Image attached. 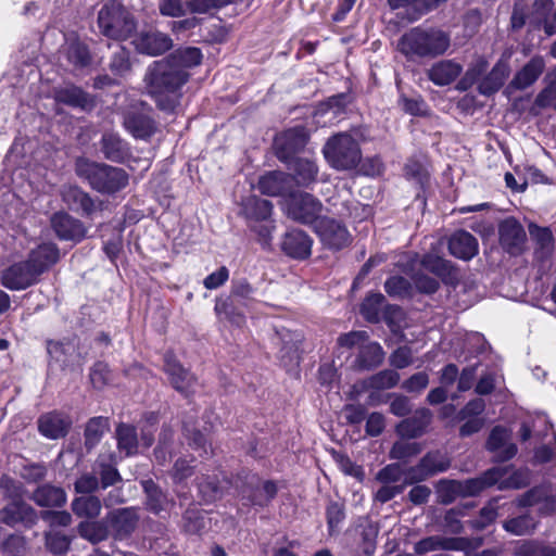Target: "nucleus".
I'll return each instance as SVG.
<instances>
[{
    "label": "nucleus",
    "mask_w": 556,
    "mask_h": 556,
    "mask_svg": "<svg viewBox=\"0 0 556 556\" xmlns=\"http://www.w3.org/2000/svg\"><path fill=\"white\" fill-rule=\"evenodd\" d=\"M90 380L96 389L104 388L111 380L109 366L104 363H97L91 369Z\"/></svg>",
    "instance_id": "680f3d73"
},
{
    "label": "nucleus",
    "mask_w": 556,
    "mask_h": 556,
    "mask_svg": "<svg viewBox=\"0 0 556 556\" xmlns=\"http://www.w3.org/2000/svg\"><path fill=\"white\" fill-rule=\"evenodd\" d=\"M42 268V265H33L29 260L15 263L2 271L1 283L10 290L26 289L37 281Z\"/></svg>",
    "instance_id": "423d86ee"
},
{
    "label": "nucleus",
    "mask_w": 556,
    "mask_h": 556,
    "mask_svg": "<svg viewBox=\"0 0 556 556\" xmlns=\"http://www.w3.org/2000/svg\"><path fill=\"white\" fill-rule=\"evenodd\" d=\"M116 440L119 452L130 456L138 451V438L134 427L125 424L118 425L116 428Z\"/></svg>",
    "instance_id": "4c0bfd02"
},
{
    "label": "nucleus",
    "mask_w": 556,
    "mask_h": 556,
    "mask_svg": "<svg viewBox=\"0 0 556 556\" xmlns=\"http://www.w3.org/2000/svg\"><path fill=\"white\" fill-rule=\"evenodd\" d=\"M273 211V205L268 200L260 199L255 195L249 197L242 202V213L249 219H267Z\"/></svg>",
    "instance_id": "f704fd0d"
},
{
    "label": "nucleus",
    "mask_w": 556,
    "mask_h": 556,
    "mask_svg": "<svg viewBox=\"0 0 556 556\" xmlns=\"http://www.w3.org/2000/svg\"><path fill=\"white\" fill-rule=\"evenodd\" d=\"M101 502L97 496L87 495L75 498L72 509L78 517L96 518L101 513Z\"/></svg>",
    "instance_id": "ea45409f"
},
{
    "label": "nucleus",
    "mask_w": 556,
    "mask_h": 556,
    "mask_svg": "<svg viewBox=\"0 0 556 556\" xmlns=\"http://www.w3.org/2000/svg\"><path fill=\"white\" fill-rule=\"evenodd\" d=\"M206 527V517L204 513L197 508L186 510L184 516V529L188 533L197 534Z\"/></svg>",
    "instance_id": "864d4df0"
},
{
    "label": "nucleus",
    "mask_w": 556,
    "mask_h": 556,
    "mask_svg": "<svg viewBox=\"0 0 556 556\" xmlns=\"http://www.w3.org/2000/svg\"><path fill=\"white\" fill-rule=\"evenodd\" d=\"M510 72L506 61L501 60L492 68L490 74L482 79L479 90L482 94H491L497 91L505 83Z\"/></svg>",
    "instance_id": "2f4dec72"
},
{
    "label": "nucleus",
    "mask_w": 556,
    "mask_h": 556,
    "mask_svg": "<svg viewBox=\"0 0 556 556\" xmlns=\"http://www.w3.org/2000/svg\"><path fill=\"white\" fill-rule=\"evenodd\" d=\"M386 427L384 416L380 413H371L366 420V433L370 437H377L382 433Z\"/></svg>",
    "instance_id": "338daca9"
},
{
    "label": "nucleus",
    "mask_w": 556,
    "mask_h": 556,
    "mask_svg": "<svg viewBox=\"0 0 556 556\" xmlns=\"http://www.w3.org/2000/svg\"><path fill=\"white\" fill-rule=\"evenodd\" d=\"M510 433L503 427H495L488 439L486 448L494 453L498 462H506L517 453V447L509 442Z\"/></svg>",
    "instance_id": "dca6fc26"
},
{
    "label": "nucleus",
    "mask_w": 556,
    "mask_h": 556,
    "mask_svg": "<svg viewBox=\"0 0 556 556\" xmlns=\"http://www.w3.org/2000/svg\"><path fill=\"white\" fill-rule=\"evenodd\" d=\"M75 170L79 177L86 179L99 192L114 193L128 184V175L124 169L106 164H98L85 157L76 160Z\"/></svg>",
    "instance_id": "7ed1b4c3"
},
{
    "label": "nucleus",
    "mask_w": 556,
    "mask_h": 556,
    "mask_svg": "<svg viewBox=\"0 0 556 556\" xmlns=\"http://www.w3.org/2000/svg\"><path fill=\"white\" fill-rule=\"evenodd\" d=\"M430 421V410L421 408L415 413L414 417L402 420L396 426V432L402 438H417L425 432Z\"/></svg>",
    "instance_id": "393cba45"
},
{
    "label": "nucleus",
    "mask_w": 556,
    "mask_h": 556,
    "mask_svg": "<svg viewBox=\"0 0 556 556\" xmlns=\"http://www.w3.org/2000/svg\"><path fill=\"white\" fill-rule=\"evenodd\" d=\"M101 151L104 156L113 162H123L128 155V148L116 134H104L101 140Z\"/></svg>",
    "instance_id": "473e14b6"
},
{
    "label": "nucleus",
    "mask_w": 556,
    "mask_h": 556,
    "mask_svg": "<svg viewBox=\"0 0 556 556\" xmlns=\"http://www.w3.org/2000/svg\"><path fill=\"white\" fill-rule=\"evenodd\" d=\"M421 265L439 277L445 278L452 275L453 265L450 261L435 254L429 253L424 256Z\"/></svg>",
    "instance_id": "a18cd8bd"
},
{
    "label": "nucleus",
    "mask_w": 556,
    "mask_h": 556,
    "mask_svg": "<svg viewBox=\"0 0 556 556\" xmlns=\"http://www.w3.org/2000/svg\"><path fill=\"white\" fill-rule=\"evenodd\" d=\"M500 242L510 254H519L526 242V231L514 218H507L500 224Z\"/></svg>",
    "instance_id": "f8f14e48"
},
{
    "label": "nucleus",
    "mask_w": 556,
    "mask_h": 556,
    "mask_svg": "<svg viewBox=\"0 0 556 556\" xmlns=\"http://www.w3.org/2000/svg\"><path fill=\"white\" fill-rule=\"evenodd\" d=\"M78 532L81 538L91 543H98L105 540L110 533V529L105 523L100 521H84L78 526Z\"/></svg>",
    "instance_id": "79ce46f5"
},
{
    "label": "nucleus",
    "mask_w": 556,
    "mask_h": 556,
    "mask_svg": "<svg viewBox=\"0 0 556 556\" xmlns=\"http://www.w3.org/2000/svg\"><path fill=\"white\" fill-rule=\"evenodd\" d=\"M541 502L545 503L542 509L546 513L556 508V501L546 486L534 488L518 498V505L520 507L532 506Z\"/></svg>",
    "instance_id": "e433bc0d"
},
{
    "label": "nucleus",
    "mask_w": 556,
    "mask_h": 556,
    "mask_svg": "<svg viewBox=\"0 0 556 556\" xmlns=\"http://www.w3.org/2000/svg\"><path fill=\"white\" fill-rule=\"evenodd\" d=\"M448 250L457 258L471 260L478 253V241L468 231L459 230L450 238Z\"/></svg>",
    "instance_id": "412c9836"
},
{
    "label": "nucleus",
    "mask_w": 556,
    "mask_h": 556,
    "mask_svg": "<svg viewBox=\"0 0 556 556\" xmlns=\"http://www.w3.org/2000/svg\"><path fill=\"white\" fill-rule=\"evenodd\" d=\"M257 187L263 194L280 197L292 189V179L286 173L270 172L260 178Z\"/></svg>",
    "instance_id": "6ab92c4d"
},
{
    "label": "nucleus",
    "mask_w": 556,
    "mask_h": 556,
    "mask_svg": "<svg viewBox=\"0 0 556 556\" xmlns=\"http://www.w3.org/2000/svg\"><path fill=\"white\" fill-rule=\"evenodd\" d=\"M229 278V270L223 266L216 271L210 274L203 281V285L208 290H214L223 286Z\"/></svg>",
    "instance_id": "774afa93"
},
{
    "label": "nucleus",
    "mask_w": 556,
    "mask_h": 556,
    "mask_svg": "<svg viewBox=\"0 0 556 556\" xmlns=\"http://www.w3.org/2000/svg\"><path fill=\"white\" fill-rule=\"evenodd\" d=\"M545 62L541 56L532 58L514 77L510 86L516 89H526L542 74Z\"/></svg>",
    "instance_id": "bb28decb"
},
{
    "label": "nucleus",
    "mask_w": 556,
    "mask_h": 556,
    "mask_svg": "<svg viewBox=\"0 0 556 556\" xmlns=\"http://www.w3.org/2000/svg\"><path fill=\"white\" fill-rule=\"evenodd\" d=\"M189 75L177 67L168 58L153 62L144 77L148 93L163 111H173L180 98V88Z\"/></svg>",
    "instance_id": "f257e3e1"
},
{
    "label": "nucleus",
    "mask_w": 556,
    "mask_h": 556,
    "mask_svg": "<svg viewBox=\"0 0 556 556\" xmlns=\"http://www.w3.org/2000/svg\"><path fill=\"white\" fill-rule=\"evenodd\" d=\"M462 73V66L452 61L443 60L434 63L428 71L429 79L438 86H445L454 81Z\"/></svg>",
    "instance_id": "a878e982"
},
{
    "label": "nucleus",
    "mask_w": 556,
    "mask_h": 556,
    "mask_svg": "<svg viewBox=\"0 0 556 556\" xmlns=\"http://www.w3.org/2000/svg\"><path fill=\"white\" fill-rule=\"evenodd\" d=\"M282 250L294 258H305L311 255L312 240L302 230H292L286 233Z\"/></svg>",
    "instance_id": "b1692460"
},
{
    "label": "nucleus",
    "mask_w": 556,
    "mask_h": 556,
    "mask_svg": "<svg viewBox=\"0 0 556 556\" xmlns=\"http://www.w3.org/2000/svg\"><path fill=\"white\" fill-rule=\"evenodd\" d=\"M65 49L67 60L75 67H84L89 64L90 54L87 47L83 42L76 39H68Z\"/></svg>",
    "instance_id": "37998d69"
},
{
    "label": "nucleus",
    "mask_w": 556,
    "mask_h": 556,
    "mask_svg": "<svg viewBox=\"0 0 556 556\" xmlns=\"http://www.w3.org/2000/svg\"><path fill=\"white\" fill-rule=\"evenodd\" d=\"M110 68L117 76H124L130 71L129 53L124 48L113 55Z\"/></svg>",
    "instance_id": "bf43d9fd"
},
{
    "label": "nucleus",
    "mask_w": 556,
    "mask_h": 556,
    "mask_svg": "<svg viewBox=\"0 0 556 556\" xmlns=\"http://www.w3.org/2000/svg\"><path fill=\"white\" fill-rule=\"evenodd\" d=\"M140 516L134 507L113 509L105 516L110 533L116 540L128 538L138 527Z\"/></svg>",
    "instance_id": "6e6552de"
},
{
    "label": "nucleus",
    "mask_w": 556,
    "mask_h": 556,
    "mask_svg": "<svg viewBox=\"0 0 556 556\" xmlns=\"http://www.w3.org/2000/svg\"><path fill=\"white\" fill-rule=\"evenodd\" d=\"M165 372L168 375L173 387L181 392L188 393L195 384L194 376L185 369L172 355L165 356Z\"/></svg>",
    "instance_id": "f3484780"
},
{
    "label": "nucleus",
    "mask_w": 556,
    "mask_h": 556,
    "mask_svg": "<svg viewBox=\"0 0 556 556\" xmlns=\"http://www.w3.org/2000/svg\"><path fill=\"white\" fill-rule=\"evenodd\" d=\"M277 486L271 481H265L261 486L251 484L241 492L242 500L253 506L264 507L276 496Z\"/></svg>",
    "instance_id": "cd10ccee"
},
{
    "label": "nucleus",
    "mask_w": 556,
    "mask_h": 556,
    "mask_svg": "<svg viewBox=\"0 0 556 556\" xmlns=\"http://www.w3.org/2000/svg\"><path fill=\"white\" fill-rule=\"evenodd\" d=\"M437 495L441 503H452L457 496H462L460 481L441 480L437 485Z\"/></svg>",
    "instance_id": "603ef678"
},
{
    "label": "nucleus",
    "mask_w": 556,
    "mask_h": 556,
    "mask_svg": "<svg viewBox=\"0 0 556 556\" xmlns=\"http://www.w3.org/2000/svg\"><path fill=\"white\" fill-rule=\"evenodd\" d=\"M384 359V352L381 345L377 342H368L363 344L356 359L359 368L371 369L382 364Z\"/></svg>",
    "instance_id": "72a5a7b5"
},
{
    "label": "nucleus",
    "mask_w": 556,
    "mask_h": 556,
    "mask_svg": "<svg viewBox=\"0 0 556 556\" xmlns=\"http://www.w3.org/2000/svg\"><path fill=\"white\" fill-rule=\"evenodd\" d=\"M536 527V522L529 515L519 516L506 520L503 528L514 535H526L531 533Z\"/></svg>",
    "instance_id": "de8ad7c7"
},
{
    "label": "nucleus",
    "mask_w": 556,
    "mask_h": 556,
    "mask_svg": "<svg viewBox=\"0 0 556 556\" xmlns=\"http://www.w3.org/2000/svg\"><path fill=\"white\" fill-rule=\"evenodd\" d=\"M160 13L164 16L179 17L189 13L188 1L161 0L159 3Z\"/></svg>",
    "instance_id": "6e6d98bb"
},
{
    "label": "nucleus",
    "mask_w": 556,
    "mask_h": 556,
    "mask_svg": "<svg viewBox=\"0 0 556 556\" xmlns=\"http://www.w3.org/2000/svg\"><path fill=\"white\" fill-rule=\"evenodd\" d=\"M421 450L422 447L419 443L399 441L391 448L390 457L393 459H406L419 454Z\"/></svg>",
    "instance_id": "5fc2aeb1"
},
{
    "label": "nucleus",
    "mask_w": 556,
    "mask_h": 556,
    "mask_svg": "<svg viewBox=\"0 0 556 556\" xmlns=\"http://www.w3.org/2000/svg\"><path fill=\"white\" fill-rule=\"evenodd\" d=\"M168 59L173 61L177 67L187 72V68L201 63L202 53L198 48H185L176 50Z\"/></svg>",
    "instance_id": "a19ab883"
},
{
    "label": "nucleus",
    "mask_w": 556,
    "mask_h": 556,
    "mask_svg": "<svg viewBox=\"0 0 556 556\" xmlns=\"http://www.w3.org/2000/svg\"><path fill=\"white\" fill-rule=\"evenodd\" d=\"M301 343L302 336L300 333L288 331L282 336L280 359L285 366H292L299 363Z\"/></svg>",
    "instance_id": "c9c22d12"
},
{
    "label": "nucleus",
    "mask_w": 556,
    "mask_h": 556,
    "mask_svg": "<svg viewBox=\"0 0 556 556\" xmlns=\"http://www.w3.org/2000/svg\"><path fill=\"white\" fill-rule=\"evenodd\" d=\"M400 381V375L391 369L382 370L370 378L364 384L368 389L384 390L391 389Z\"/></svg>",
    "instance_id": "c03bdc74"
},
{
    "label": "nucleus",
    "mask_w": 556,
    "mask_h": 556,
    "mask_svg": "<svg viewBox=\"0 0 556 556\" xmlns=\"http://www.w3.org/2000/svg\"><path fill=\"white\" fill-rule=\"evenodd\" d=\"M315 231L321 242L329 249L339 250L351 242V235L346 227L332 218L324 217L318 219L315 225Z\"/></svg>",
    "instance_id": "1a4fd4ad"
},
{
    "label": "nucleus",
    "mask_w": 556,
    "mask_h": 556,
    "mask_svg": "<svg viewBox=\"0 0 556 556\" xmlns=\"http://www.w3.org/2000/svg\"><path fill=\"white\" fill-rule=\"evenodd\" d=\"M109 424L108 419L104 417H94L91 418L85 430V439H86V445L89 447L94 446L108 429Z\"/></svg>",
    "instance_id": "3c124183"
},
{
    "label": "nucleus",
    "mask_w": 556,
    "mask_h": 556,
    "mask_svg": "<svg viewBox=\"0 0 556 556\" xmlns=\"http://www.w3.org/2000/svg\"><path fill=\"white\" fill-rule=\"evenodd\" d=\"M143 486L147 492L148 508L155 514L166 509L168 501L162 491L152 481H146Z\"/></svg>",
    "instance_id": "09e8293b"
},
{
    "label": "nucleus",
    "mask_w": 556,
    "mask_h": 556,
    "mask_svg": "<svg viewBox=\"0 0 556 556\" xmlns=\"http://www.w3.org/2000/svg\"><path fill=\"white\" fill-rule=\"evenodd\" d=\"M135 49L142 54L159 55L173 47V40L157 30L142 31L132 39Z\"/></svg>",
    "instance_id": "9d476101"
},
{
    "label": "nucleus",
    "mask_w": 556,
    "mask_h": 556,
    "mask_svg": "<svg viewBox=\"0 0 556 556\" xmlns=\"http://www.w3.org/2000/svg\"><path fill=\"white\" fill-rule=\"evenodd\" d=\"M71 420L67 416L52 412L42 415L38 420V429L48 439H59L67 433Z\"/></svg>",
    "instance_id": "aec40b11"
},
{
    "label": "nucleus",
    "mask_w": 556,
    "mask_h": 556,
    "mask_svg": "<svg viewBox=\"0 0 556 556\" xmlns=\"http://www.w3.org/2000/svg\"><path fill=\"white\" fill-rule=\"evenodd\" d=\"M450 466L451 460L445 454L439 451L430 452L421 458L416 467L410 469L409 477L412 480L421 481L430 476L447 470Z\"/></svg>",
    "instance_id": "9b49d317"
},
{
    "label": "nucleus",
    "mask_w": 556,
    "mask_h": 556,
    "mask_svg": "<svg viewBox=\"0 0 556 556\" xmlns=\"http://www.w3.org/2000/svg\"><path fill=\"white\" fill-rule=\"evenodd\" d=\"M31 498L41 507H60L66 502V493L62 488L43 484L36 489Z\"/></svg>",
    "instance_id": "c756f323"
},
{
    "label": "nucleus",
    "mask_w": 556,
    "mask_h": 556,
    "mask_svg": "<svg viewBox=\"0 0 556 556\" xmlns=\"http://www.w3.org/2000/svg\"><path fill=\"white\" fill-rule=\"evenodd\" d=\"M553 0H534L530 22L538 27L542 26L547 36L555 34V23L549 13L553 9Z\"/></svg>",
    "instance_id": "c85d7f7f"
},
{
    "label": "nucleus",
    "mask_w": 556,
    "mask_h": 556,
    "mask_svg": "<svg viewBox=\"0 0 556 556\" xmlns=\"http://www.w3.org/2000/svg\"><path fill=\"white\" fill-rule=\"evenodd\" d=\"M47 351L55 362L66 364L68 362L67 354L74 352V346L61 342L49 341Z\"/></svg>",
    "instance_id": "e2e57ef3"
},
{
    "label": "nucleus",
    "mask_w": 556,
    "mask_h": 556,
    "mask_svg": "<svg viewBox=\"0 0 556 556\" xmlns=\"http://www.w3.org/2000/svg\"><path fill=\"white\" fill-rule=\"evenodd\" d=\"M0 520L11 527L18 522H22L26 527H31L37 521V513L30 505L23 501L13 500L0 510Z\"/></svg>",
    "instance_id": "ddd939ff"
},
{
    "label": "nucleus",
    "mask_w": 556,
    "mask_h": 556,
    "mask_svg": "<svg viewBox=\"0 0 556 556\" xmlns=\"http://www.w3.org/2000/svg\"><path fill=\"white\" fill-rule=\"evenodd\" d=\"M405 175L420 185H424L429 176L426 165L417 160H409L406 163Z\"/></svg>",
    "instance_id": "13d9d810"
},
{
    "label": "nucleus",
    "mask_w": 556,
    "mask_h": 556,
    "mask_svg": "<svg viewBox=\"0 0 556 556\" xmlns=\"http://www.w3.org/2000/svg\"><path fill=\"white\" fill-rule=\"evenodd\" d=\"M29 262L33 265H42V273L59 260V249L53 243L40 244L29 254Z\"/></svg>",
    "instance_id": "58836bf2"
},
{
    "label": "nucleus",
    "mask_w": 556,
    "mask_h": 556,
    "mask_svg": "<svg viewBox=\"0 0 556 556\" xmlns=\"http://www.w3.org/2000/svg\"><path fill=\"white\" fill-rule=\"evenodd\" d=\"M467 547V541L463 538H445L441 535L428 536L418 541L414 551L417 554H426L433 551H463Z\"/></svg>",
    "instance_id": "a211bd4d"
},
{
    "label": "nucleus",
    "mask_w": 556,
    "mask_h": 556,
    "mask_svg": "<svg viewBox=\"0 0 556 556\" xmlns=\"http://www.w3.org/2000/svg\"><path fill=\"white\" fill-rule=\"evenodd\" d=\"M308 134L302 126L286 130L275 140L278 157L282 161H287L291 153L300 150L306 144Z\"/></svg>",
    "instance_id": "2eb2a0df"
},
{
    "label": "nucleus",
    "mask_w": 556,
    "mask_h": 556,
    "mask_svg": "<svg viewBox=\"0 0 556 556\" xmlns=\"http://www.w3.org/2000/svg\"><path fill=\"white\" fill-rule=\"evenodd\" d=\"M98 26L105 37L125 40L136 29V22L122 4L110 2L99 11Z\"/></svg>",
    "instance_id": "39448f33"
},
{
    "label": "nucleus",
    "mask_w": 556,
    "mask_h": 556,
    "mask_svg": "<svg viewBox=\"0 0 556 556\" xmlns=\"http://www.w3.org/2000/svg\"><path fill=\"white\" fill-rule=\"evenodd\" d=\"M288 168L292 172V184L307 187L316 180L318 167L312 159L294 157L288 162Z\"/></svg>",
    "instance_id": "4be33fe9"
},
{
    "label": "nucleus",
    "mask_w": 556,
    "mask_h": 556,
    "mask_svg": "<svg viewBox=\"0 0 556 556\" xmlns=\"http://www.w3.org/2000/svg\"><path fill=\"white\" fill-rule=\"evenodd\" d=\"M451 46L450 35L438 28L414 27L404 33L396 50L408 61L433 59L444 54Z\"/></svg>",
    "instance_id": "f03ea898"
},
{
    "label": "nucleus",
    "mask_w": 556,
    "mask_h": 556,
    "mask_svg": "<svg viewBox=\"0 0 556 556\" xmlns=\"http://www.w3.org/2000/svg\"><path fill=\"white\" fill-rule=\"evenodd\" d=\"M47 547L54 554H64L70 546V541L65 535L58 533H48L46 535Z\"/></svg>",
    "instance_id": "69168bd1"
},
{
    "label": "nucleus",
    "mask_w": 556,
    "mask_h": 556,
    "mask_svg": "<svg viewBox=\"0 0 556 556\" xmlns=\"http://www.w3.org/2000/svg\"><path fill=\"white\" fill-rule=\"evenodd\" d=\"M63 201L73 210H81L90 214L94 210V202L88 193L76 186H65L62 191Z\"/></svg>",
    "instance_id": "7c9ffc66"
},
{
    "label": "nucleus",
    "mask_w": 556,
    "mask_h": 556,
    "mask_svg": "<svg viewBox=\"0 0 556 556\" xmlns=\"http://www.w3.org/2000/svg\"><path fill=\"white\" fill-rule=\"evenodd\" d=\"M321 210V202L309 193L292 194L287 202L288 216L302 224L317 222Z\"/></svg>",
    "instance_id": "0eeeda50"
},
{
    "label": "nucleus",
    "mask_w": 556,
    "mask_h": 556,
    "mask_svg": "<svg viewBox=\"0 0 556 556\" xmlns=\"http://www.w3.org/2000/svg\"><path fill=\"white\" fill-rule=\"evenodd\" d=\"M384 289L392 296H404L409 293L410 283L403 277L394 276L386 281Z\"/></svg>",
    "instance_id": "052dcab7"
},
{
    "label": "nucleus",
    "mask_w": 556,
    "mask_h": 556,
    "mask_svg": "<svg viewBox=\"0 0 556 556\" xmlns=\"http://www.w3.org/2000/svg\"><path fill=\"white\" fill-rule=\"evenodd\" d=\"M384 296L381 293H374L368 295L361 307L363 316L371 323H377L380 319V312L383 306Z\"/></svg>",
    "instance_id": "8fccbe9b"
},
{
    "label": "nucleus",
    "mask_w": 556,
    "mask_h": 556,
    "mask_svg": "<svg viewBox=\"0 0 556 556\" xmlns=\"http://www.w3.org/2000/svg\"><path fill=\"white\" fill-rule=\"evenodd\" d=\"M124 126L135 138L140 139L150 137L155 130L150 116L138 110H130L125 114Z\"/></svg>",
    "instance_id": "5701e85b"
},
{
    "label": "nucleus",
    "mask_w": 556,
    "mask_h": 556,
    "mask_svg": "<svg viewBox=\"0 0 556 556\" xmlns=\"http://www.w3.org/2000/svg\"><path fill=\"white\" fill-rule=\"evenodd\" d=\"M328 164L337 170L355 168L362 160V151L355 138L348 132L330 137L323 148Z\"/></svg>",
    "instance_id": "20e7f679"
},
{
    "label": "nucleus",
    "mask_w": 556,
    "mask_h": 556,
    "mask_svg": "<svg viewBox=\"0 0 556 556\" xmlns=\"http://www.w3.org/2000/svg\"><path fill=\"white\" fill-rule=\"evenodd\" d=\"M233 0H189L188 9L192 14H204L212 9H219L231 3Z\"/></svg>",
    "instance_id": "4d7b16f0"
},
{
    "label": "nucleus",
    "mask_w": 556,
    "mask_h": 556,
    "mask_svg": "<svg viewBox=\"0 0 556 556\" xmlns=\"http://www.w3.org/2000/svg\"><path fill=\"white\" fill-rule=\"evenodd\" d=\"M51 227L62 240L79 241L85 238L86 229L76 218L65 212H58L51 217Z\"/></svg>",
    "instance_id": "4468645a"
},
{
    "label": "nucleus",
    "mask_w": 556,
    "mask_h": 556,
    "mask_svg": "<svg viewBox=\"0 0 556 556\" xmlns=\"http://www.w3.org/2000/svg\"><path fill=\"white\" fill-rule=\"evenodd\" d=\"M58 102L72 106H86L88 104L87 94L77 87H66L55 92Z\"/></svg>",
    "instance_id": "49530a36"
},
{
    "label": "nucleus",
    "mask_w": 556,
    "mask_h": 556,
    "mask_svg": "<svg viewBox=\"0 0 556 556\" xmlns=\"http://www.w3.org/2000/svg\"><path fill=\"white\" fill-rule=\"evenodd\" d=\"M413 362V353L408 346L396 349L390 356V363L395 368H405Z\"/></svg>",
    "instance_id": "0e129e2a"
}]
</instances>
